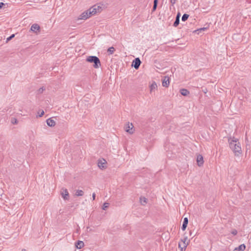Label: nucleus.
<instances>
[{
    "mask_svg": "<svg viewBox=\"0 0 251 251\" xmlns=\"http://www.w3.org/2000/svg\"><path fill=\"white\" fill-rule=\"evenodd\" d=\"M87 61L91 63H94V67L98 68L100 66V59L95 56H88L86 59Z\"/></svg>",
    "mask_w": 251,
    "mask_h": 251,
    "instance_id": "1",
    "label": "nucleus"
},
{
    "mask_svg": "<svg viewBox=\"0 0 251 251\" xmlns=\"http://www.w3.org/2000/svg\"><path fill=\"white\" fill-rule=\"evenodd\" d=\"M90 13L91 16L94 15L97 13H100L102 10V7L99 5H95L93 7L89 9Z\"/></svg>",
    "mask_w": 251,
    "mask_h": 251,
    "instance_id": "2",
    "label": "nucleus"
},
{
    "mask_svg": "<svg viewBox=\"0 0 251 251\" xmlns=\"http://www.w3.org/2000/svg\"><path fill=\"white\" fill-rule=\"evenodd\" d=\"M125 130L130 134H132L135 131L133 125L132 123L128 122L126 123L124 126Z\"/></svg>",
    "mask_w": 251,
    "mask_h": 251,
    "instance_id": "3",
    "label": "nucleus"
},
{
    "mask_svg": "<svg viewBox=\"0 0 251 251\" xmlns=\"http://www.w3.org/2000/svg\"><path fill=\"white\" fill-rule=\"evenodd\" d=\"M98 166L101 170H104L107 168V162L103 158H101L98 161Z\"/></svg>",
    "mask_w": 251,
    "mask_h": 251,
    "instance_id": "4",
    "label": "nucleus"
},
{
    "mask_svg": "<svg viewBox=\"0 0 251 251\" xmlns=\"http://www.w3.org/2000/svg\"><path fill=\"white\" fill-rule=\"evenodd\" d=\"M60 195L64 200L67 201L69 199V193L66 188H62L61 189Z\"/></svg>",
    "mask_w": 251,
    "mask_h": 251,
    "instance_id": "5",
    "label": "nucleus"
},
{
    "mask_svg": "<svg viewBox=\"0 0 251 251\" xmlns=\"http://www.w3.org/2000/svg\"><path fill=\"white\" fill-rule=\"evenodd\" d=\"M91 16V13H90L89 10L88 9L87 11H85L82 13L78 17V20H86Z\"/></svg>",
    "mask_w": 251,
    "mask_h": 251,
    "instance_id": "6",
    "label": "nucleus"
},
{
    "mask_svg": "<svg viewBox=\"0 0 251 251\" xmlns=\"http://www.w3.org/2000/svg\"><path fill=\"white\" fill-rule=\"evenodd\" d=\"M229 146L233 152H235V140L234 137L230 138L228 139Z\"/></svg>",
    "mask_w": 251,
    "mask_h": 251,
    "instance_id": "7",
    "label": "nucleus"
},
{
    "mask_svg": "<svg viewBox=\"0 0 251 251\" xmlns=\"http://www.w3.org/2000/svg\"><path fill=\"white\" fill-rule=\"evenodd\" d=\"M141 61L139 58H136L132 61V66L135 69H138L141 64Z\"/></svg>",
    "mask_w": 251,
    "mask_h": 251,
    "instance_id": "8",
    "label": "nucleus"
},
{
    "mask_svg": "<svg viewBox=\"0 0 251 251\" xmlns=\"http://www.w3.org/2000/svg\"><path fill=\"white\" fill-rule=\"evenodd\" d=\"M170 85V78L168 76H164L162 79V86L165 87H168Z\"/></svg>",
    "mask_w": 251,
    "mask_h": 251,
    "instance_id": "9",
    "label": "nucleus"
},
{
    "mask_svg": "<svg viewBox=\"0 0 251 251\" xmlns=\"http://www.w3.org/2000/svg\"><path fill=\"white\" fill-rule=\"evenodd\" d=\"M197 162L198 165L199 167L202 166L203 165L204 161H203V156L199 154L197 155Z\"/></svg>",
    "mask_w": 251,
    "mask_h": 251,
    "instance_id": "10",
    "label": "nucleus"
},
{
    "mask_svg": "<svg viewBox=\"0 0 251 251\" xmlns=\"http://www.w3.org/2000/svg\"><path fill=\"white\" fill-rule=\"evenodd\" d=\"M157 86L156 83L155 82H153L150 85V91L151 93H152L155 92V91L157 89Z\"/></svg>",
    "mask_w": 251,
    "mask_h": 251,
    "instance_id": "11",
    "label": "nucleus"
},
{
    "mask_svg": "<svg viewBox=\"0 0 251 251\" xmlns=\"http://www.w3.org/2000/svg\"><path fill=\"white\" fill-rule=\"evenodd\" d=\"M39 29L40 26L38 24H36L32 25L30 28V30L34 32H37V31H39Z\"/></svg>",
    "mask_w": 251,
    "mask_h": 251,
    "instance_id": "12",
    "label": "nucleus"
},
{
    "mask_svg": "<svg viewBox=\"0 0 251 251\" xmlns=\"http://www.w3.org/2000/svg\"><path fill=\"white\" fill-rule=\"evenodd\" d=\"M183 243V248H182V251L185 250L189 244V240L187 239V237H185L182 240Z\"/></svg>",
    "mask_w": 251,
    "mask_h": 251,
    "instance_id": "13",
    "label": "nucleus"
},
{
    "mask_svg": "<svg viewBox=\"0 0 251 251\" xmlns=\"http://www.w3.org/2000/svg\"><path fill=\"white\" fill-rule=\"evenodd\" d=\"M47 124L49 126H54L55 125V122L51 118H49L47 120Z\"/></svg>",
    "mask_w": 251,
    "mask_h": 251,
    "instance_id": "14",
    "label": "nucleus"
},
{
    "mask_svg": "<svg viewBox=\"0 0 251 251\" xmlns=\"http://www.w3.org/2000/svg\"><path fill=\"white\" fill-rule=\"evenodd\" d=\"M84 194V193L83 191L81 190L77 189L75 191V196L76 197L82 196H83Z\"/></svg>",
    "mask_w": 251,
    "mask_h": 251,
    "instance_id": "15",
    "label": "nucleus"
},
{
    "mask_svg": "<svg viewBox=\"0 0 251 251\" xmlns=\"http://www.w3.org/2000/svg\"><path fill=\"white\" fill-rule=\"evenodd\" d=\"M188 223V220L187 218H185L183 220V224L181 227V229L182 230H185Z\"/></svg>",
    "mask_w": 251,
    "mask_h": 251,
    "instance_id": "16",
    "label": "nucleus"
},
{
    "mask_svg": "<svg viewBox=\"0 0 251 251\" xmlns=\"http://www.w3.org/2000/svg\"><path fill=\"white\" fill-rule=\"evenodd\" d=\"M84 246V244L83 241H78L76 244L75 246L76 248L79 249H81Z\"/></svg>",
    "mask_w": 251,
    "mask_h": 251,
    "instance_id": "17",
    "label": "nucleus"
},
{
    "mask_svg": "<svg viewBox=\"0 0 251 251\" xmlns=\"http://www.w3.org/2000/svg\"><path fill=\"white\" fill-rule=\"evenodd\" d=\"M179 23V14H178L176 16V21L174 23V26L176 27Z\"/></svg>",
    "mask_w": 251,
    "mask_h": 251,
    "instance_id": "18",
    "label": "nucleus"
},
{
    "mask_svg": "<svg viewBox=\"0 0 251 251\" xmlns=\"http://www.w3.org/2000/svg\"><path fill=\"white\" fill-rule=\"evenodd\" d=\"M246 246L243 244L236 248V251H244L245 250Z\"/></svg>",
    "mask_w": 251,
    "mask_h": 251,
    "instance_id": "19",
    "label": "nucleus"
},
{
    "mask_svg": "<svg viewBox=\"0 0 251 251\" xmlns=\"http://www.w3.org/2000/svg\"><path fill=\"white\" fill-rule=\"evenodd\" d=\"M180 93L182 95L186 96L189 94V92L186 89H182L180 90Z\"/></svg>",
    "mask_w": 251,
    "mask_h": 251,
    "instance_id": "20",
    "label": "nucleus"
},
{
    "mask_svg": "<svg viewBox=\"0 0 251 251\" xmlns=\"http://www.w3.org/2000/svg\"><path fill=\"white\" fill-rule=\"evenodd\" d=\"M140 203L142 205H145L147 202V199L145 197H141L140 199Z\"/></svg>",
    "mask_w": 251,
    "mask_h": 251,
    "instance_id": "21",
    "label": "nucleus"
},
{
    "mask_svg": "<svg viewBox=\"0 0 251 251\" xmlns=\"http://www.w3.org/2000/svg\"><path fill=\"white\" fill-rule=\"evenodd\" d=\"M207 29V28L206 27H203V28H201L200 29H198L197 30H196L195 31V33H197V34H200L201 31H205Z\"/></svg>",
    "mask_w": 251,
    "mask_h": 251,
    "instance_id": "22",
    "label": "nucleus"
},
{
    "mask_svg": "<svg viewBox=\"0 0 251 251\" xmlns=\"http://www.w3.org/2000/svg\"><path fill=\"white\" fill-rule=\"evenodd\" d=\"M10 121L13 125H17L18 123L17 119L15 117H12Z\"/></svg>",
    "mask_w": 251,
    "mask_h": 251,
    "instance_id": "23",
    "label": "nucleus"
},
{
    "mask_svg": "<svg viewBox=\"0 0 251 251\" xmlns=\"http://www.w3.org/2000/svg\"><path fill=\"white\" fill-rule=\"evenodd\" d=\"M157 0H154L153 1V6L152 8V11H154L156 9L157 5Z\"/></svg>",
    "mask_w": 251,
    "mask_h": 251,
    "instance_id": "24",
    "label": "nucleus"
},
{
    "mask_svg": "<svg viewBox=\"0 0 251 251\" xmlns=\"http://www.w3.org/2000/svg\"><path fill=\"white\" fill-rule=\"evenodd\" d=\"M188 17H189V15H188L187 14H184L183 15L181 20L182 21H185L188 19Z\"/></svg>",
    "mask_w": 251,
    "mask_h": 251,
    "instance_id": "25",
    "label": "nucleus"
},
{
    "mask_svg": "<svg viewBox=\"0 0 251 251\" xmlns=\"http://www.w3.org/2000/svg\"><path fill=\"white\" fill-rule=\"evenodd\" d=\"M236 152H238L240 154L242 153V150L241 147L238 145L236 143Z\"/></svg>",
    "mask_w": 251,
    "mask_h": 251,
    "instance_id": "26",
    "label": "nucleus"
},
{
    "mask_svg": "<svg viewBox=\"0 0 251 251\" xmlns=\"http://www.w3.org/2000/svg\"><path fill=\"white\" fill-rule=\"evenodd\" d=\"M114 51H115V49H114V48L113 47H110L108 49V52H109V53H110V54L113 53Z\"/></svg>",
    "mask_w": 251,
    "mask_h": 251,
    "instance_id": "27",
    "label": "nucleus"
},
{
    "mask_svg": "<svg viewBox=\"0 0 251 251\" xmlns=\"http://www.w3.org/2000/svg\"><path fill=\"white\" fill-rule=\"evenodd\" d=\"M109 204L107 202L104 203L102 206V209L105 210L109 206Z\"/></svg>",
    "mask_w": 251,
    "mask_h": 251,
    "instance_id": "28",
    "label": "nucleus"
},
{
    "mask_svg": "<svg viewBox=\"0 0 251 251\" xmlns=\"http://www.w3.org/2000/svg\"><path fill=\"white\" fill-rule=\"evenodd\" d=\"M15 36V34H12L10 36L8 37L6 39V41L8 42L11 40Z\"/></svg>",
    "mask_w": 251,
    "mask_h": 251,
    "instance_id": "29",
    "label": "nucleus"
},
{
    "mask_svg": "<svg viewBox=\"0 0 251 251\" xmlns=\"http://www.w3.org/2000/svg\"><path fill=\"white\" fill-rule=\"evenodd\" d=\"M179 248H181V251H182V248H183V243H179L178 245Z\"/></svg>",
    "mask_w": 251,
    "mask_h": 251,
    "instance_id": "30",
    "label": "nucleus"
},
{
    "mask_svg": "<svg viewBox=\"0 0 251 251\" xmlns=\"http://www.w3.org/2000/svg\"><path fill=\"white\" fill-rule=\"evenodd\" d=\"M95 198H96V194L95 193H94L92 194V199H93V201H94L95 200Z\"/></svg>",
    "mask_w": 251,
    "mask_h": 251,
    "instance_id": "31",
    "label": "nucleus"
},
{
    "mask_svg": "<svg viewBox=\"0 0 251 251\" xmlns=\"http://www.w3.org/2000/svg\"><path fill=\"white\" fill-rule=\"evenodd\" d=\"M44 114V111H42V112L41 113V114L39 115V117H41Z\"/></svg>",
    "mask_w": 251,
    "mask_h": 251,
    "instance_id": "32",
    "label": "nucleus"
},
{
    "mask_svg": "<svg viewBox=\"0 0 251 251\" xmlns=\"http://www.w3.org/2000/svg\"><path fill=\"white\" fill-rule=\"evenodd\" d=\"M3 5H4V3L3 2H0V8H1Z\"/></svg>",
    "mask_w": 251,
    "mask_h": 251,
    "instance_id": "33",
    "label": "nucleus"
},
{
    "mask_svg": "<svg viewBox=\"0 0 251 251\" xmlns=\"http://www.w3.org/2000/svg\"><path fill=\"white\" fill-rule=\"evenodd\" d=\"M171 2L172 3H175V0H174V1H173V0H171Z\"/></svg>",
    "mask_w": 251,
    "mask_h": 251,
    "instance_id": "34",
    "label": "nucleus"
},
{
    "mask_svg": "<svg viewBox=\"0 0 251 251\" xmlns=\"http://www.w3.org/2000/svg\"><path fill=\"white\" fill-rule=\"evenodd\" d=\"M22 251H26L25 249H23Z\"/></svg>",
    "mask_w": 251,
    "mask_h": 251,
    "instance_id": "35",
    "label": "nucleus"
},
{
    "mask_svg": "<svg viewBox=\"0 0 251 251\" xmlns=\"http://www.w3.org/2000/svg\"><path fill=\"white\" fill-rule=\"evenodd\" d=\"M235 251V249H234L233 251Z\"/></svg>",
    "mask_w": 251,
    "mask_h": 251,
    "instance_id": "36",
    "label": "nucleus"
}]
</instances>
